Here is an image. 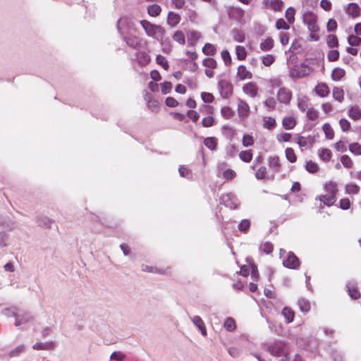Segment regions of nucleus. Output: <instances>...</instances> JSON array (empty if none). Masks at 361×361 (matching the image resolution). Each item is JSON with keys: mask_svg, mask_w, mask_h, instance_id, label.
Masks as SVG:
<instances>
[{"mask_svg": "<svg viewBox=\"0 0 361 361\" xmlns=\"http://www.w3.org/2000/svg\"><path fill=\"white\" fill-rule=\"evenodd\" d=\"M293 97L292 91L286 87H280L276 94L277 100L282 104L288 105L290 104Z\"/></svg>", "mask_w": 361, "mask_h": 361, "instance_id": "obj_8", "label": "nucleus"}, {"mask_svg": "<svg viewBox=\"0 0 361 361\" xmlns=\"http://www.w3.org/2000/svg\"><path fill=\"white\" fill-rule=\"evenodd\" d=\"M227 13L230 18L242 23L245 17V11L240 7L229 6L227 8Z\"/></svg>", "mask_w": 361, "mask_h": 361, "instance_id": "obj_10", "label": "nucleus"}, {"mask_svg": "<svg viewBox=\"0 0 361 361\" xmlns=\"http://www.w3.org/2000/svg\"><path fill=\"white\" fill-rule=\"evenodd\" d=\"M264 104L265 106L268 108L269 110H274L276 109V100L275 99V98L269 97L265 99Z\"/></svg>", "mask_w": 361, "mask_h": 361, "instance_id": "obj_64", "label": "nucleus"}, {"mask_svg": "<svg viewBox=\"0 0 361 361\" xmlns=\"http://www.w3.org/2000/svg\"><path fill=\"white\" fill-rule=\"evenodd\" d=\"M34 350H54L55 348V345L53 342H49V343H36L32 346Z\"/></svg>", "mask_w": 361, "mask_h": 361, "instance_id": "obj_33", "label": "nucleus"}, {"mask_svg": "<svg viewBox=\"0 0 361 361\" xmlns=\"http://www.w3.org/2000/svg\"><path fill=\"white\" fill-rule=\"evenodd\" d=\"M349 151L354 155H361V145L358 142H353L349 145Z\"/></svg>", "mask_w": 361, "mask_h": 361, "instance_id": "obj_56", "label": "nucleus"}, {"mask_svg": "<svg viewBox=\"0 0 361 361\" xmlns=\"http://www.w3.org/2000/svg\"><path fill=\"white\" fill-rule=\"evenodd\" d=\"M202 37V35L200 32L196 30H190L188 33V42L190 45L194 46Z\"/></svg>", "mask_w": 361, "mask_h": 361, "instance_id": "obj_26", "label": "nucleus"}, {"mask_svg": "<svg viewBox=\"0 0 361 361\" xmlns=\"http://www.w3.org/2000/svg\"><path fill=\"white\" fill-rule=\"evenodd\" d=\"M298 71L299 72L297 75L298 77L305 78L313 72V68L308 64L302 63L300 64Z\"/></svg>", "mask_w": 361, "mask_h": 361, "instance_id": "obj_29", "label": "nucleus"}, {"mask_svg": "<svg viewBox=\"0 0 361 361\" xmlns=\"http://www.w3.org/2000/svg\"><path fill=\"white\" fill-rule=\"evenodd\" d=\"M275 60L276 58L273 54H267L262 57V63L267 67L271 66L274 63Z\"/></svg>", "mask_w": 361, "mask_h": 361, "instance_id": "obj_55", "label": "nucleus"}, {"mask_svg": "<svg viewBox=\"0 0 361 361\" xmlns=\"http://www.w3.org/2000/svg\"><path fill=\"white\" fill-rule=\"evenodd\" d=\"M340 53L336 49H331L329 51L327 54V59L329 61L334 62L337 61L339 59Z\"/></svg>", "mask_w": 361, "mask_h": 361, "instance_id": "obj_59", "label": "nucleus"}, {"mask_svg": "<svg viewBox=\"0 0 361 361\" xmlns=\"http://www.w3.org/2000/svg\"><path fill=\"white\" fill-rule=\"evenodd\" d=\"M235 51L236 58L238 60H239V61L245 60V59L247 56V52L243 46L237 45L235 48Z\"/></svg>", "mask_w": 361, "mask_h": 361, "instance_id": "obj_36", "label": "nucleus"}, {"mask_svg": "<svg viewBox=\"0 0 361 361\" xmlns=\"http://www.w3.org/2000/svg\"><path fill=\"white\" fill-rule=\"evenodd\" d=\"M345 13L353 18L359 17L361 14V8L356 3H349L345 8Z\"/></svg>", "mask_w": 361, "mask_h": 361, "instance_id": "obj_17", "label": "nucleus"}, {"mask_svg": "<svg viewBox=\"0 0 361 361\" xmlns=\"http://www.w3.org/2000/svg\"><path fill=\"white\" fill-rule=\"evenodd\" d=\"M253 157V151L252 149H247L241 151L239 153V158L241 161L245 163H250Z\"/></svg>", "mask_w": 361, "mask_h": 361, "instance_id": "obj_35", "label": "nucleus"}, {"mask_svg": "<svg viewBox=\"0 0 361 361\" xmlns=\"http://www.w3.org/2000/svg\"><path fill=\"white\" fill-rule=\"evenodd\" d=\"M360 190V188L356 183H349L345 186V192L348 195H357Z\"/></svg>", "mask_w": 361, "mask_h": 361, "instance_id": "obj_42", "label": "nucleus"}, {"mask_svg": "<svg viewBox=\"0 0 361 361\" xmlns=\"http://www.w3.org/2000/svg\"><path fill=\"white\" fill-rule=\"evenodd\" d=\"M180 20L181 16L178 13L173 11L169 12L166 22L169 26L172 27H176L180 23Z\"/></svg>", "mask_w": 361, "mask_h": 361, "instance_id": "obj_20", "label": "nucleus"}, {"mask_svg": "<svg viewBox=\"0 0 361 361\" xmlns=\"http://www.w3.org/2000/svg\"><path fill=\"white\" fill-rule=\"evenodd\" d=\"M274 47V40L271 37H267L263 39L260 44L259 48L262 51H269Z\"/></svg>", "mask_w": 361, "mask_h": 361, "instance_id": "obj_23", "label": "nucleus"}, {"mask_svg": "<svg viewBox=\"0 0 361 361\" xmlns=\"http://www.w3.org/2000/svg\"><path fill=\"white\" fill-rule=\"evenodd\" d=\"M317 154L319 159L324 162H329L332 157V152L328 148H321L318 149Z\"/></svg>", "mask_w": 361, "mask_h": 361, "instance_id": "obj_28", "label": "nucleus"}, {"mask_svg": "<svg viewBox=\"0 0 361 361\" xmlns=\"http://www.w3.org/2000/svg\"><path fill=\"white\" fill-rule=\"evenodd\" d=\"M324 195H318L316 200L320 202L319 208L323 209L324 206L331 207L336 201V196L338 192V185L332 180L326 181L324 184Z\"/></svg>", "mask_w": 361, "mask_h": 361, "instance_id": "obj_1", "label": "nucleus"}, {"mask_svg": "<svg viewBox=\"0 0 361 361\" xmlns=\"http://www.w3.org/2000/svg\"><path fill=\"white\" fill-rule=\"evenodd\" d=\"M322 130L327 140H332L334 137L335 133L331 125L328 123L322 126Z\"/></svg>", "mask_w": 361, "mask_h": 361, "instance_id": "obj_40", "label": "nucleus"}, {"mask_svg": "<svg viewBox=\"0 0 361 361\" xmlns=\"http://www.w3.org/2000/svg\"><path fill=\"white\" fill-rule=\"evenodd\" d=\"M202 66L204 67V73L209 78H212L215 75V70L218 67V63L213 58H205L202 61Z\"/></svg>", "mask_w": 361, "mask_h": 361, "instance_id": "obj_7", "label": "nucleus"}, {"mask_svg": "<svg viewBox=\"0 0 361 361\" xmlns=\"http://www.w3.org/2000/svg\"><path fill=\"white\" fill-rule=\"evenodd\" d=\"M145 99L147 101V108L151 111L157 113L159 111V102L151 94L147 92L145 95Z\"/></svg>", "mask_w": 361, "mask_h": 361, "instance_id": "obj_16", "label": "nucleus"}, {"mask_svg": "<svg viewBox=\"0 0 361 361\" xmlns=\"http://www.w3.org/2000/svg\"><path fill=\"white\" fill-rule=\"evenodd\" d=\"M298 109L302 112H306L309 109L308 99L307 98L299 99L297 104Z\"/></svg>", "mask_w": 361, "mask_h": 361, "instance_id": "obj_53", "label": "nucleus"}, {"mask_svg": "<svg viewBox=\"0 0 361 361\" xmlns=\"http://www.w3.org/2000/svg\"><path fill=\"white\" fill-rule=\"evenodd\" d=\"M237 111L240 118H247L250 113V106L245 100L238 99Z\"/></svg>", "mask_w": 361, "mask_h": 361, "instance_id": "obj_12", "label": "nucleus"}, {"mask_svg": "<svg viewBox=\"0 0 361 361\" xmlns=\"http://www.w3.org/2000/svg\"><path fill=\"white\" fill-rule=\"evenodd\" d=\"M340 161L342 164V165L348 169H353L354 166V163L352 159L347 154H343L341 157Z\"/></svg>", "mask_w": 361, "mask_h": 361, "instance_id": "obj_44", "label": "nucleus"}, {"mask_svg": "<svg viewBox=\"0 0 361 361\" xmlns=\"http://www.w3.org/2000/svg\"><path fill=\"white\" fill-rule=\"evenodd\" d=\"M221 56L226 66H230L231 64L232 58L228 50H223L221 52Z\"/></svg>", "mask_w": 361, "mask_h": 361, "instance_id": "obj_61", "label": "nucleus"}, {"mask_svg": "<svg viewBox=\"0 0 361 361\" xmlns=\"http://www.w3.org/2000/svg\"><path fill=\"white\" fill-rule=\"evenodd\" d=\"M124 40L129 47L133 49H137L141 46L140 39L137 36L126 37Z\"/></svg>", "mask_w": 361, "mask_h": 361, "instance_id": "obj_25", "label": "nucleus"}, {"mask_svg": "<svg viewBox=\"0 0 361 361\" xmlns=\"http://www.w3.org/2000/svg\"><path fill=\"white\" fill-rule=\"evenodd\" d=\"M298 305L300 310L303 312H309L311 308L310 302L305 298L299 299L298 301Z\"/></svg>", "mask_w": 361, "mask_h": 361, "instance_id": "obj_48", "label": "nucleus"}, {"mask_svg": "<svg viewBox=\"0 0 361 361\" xmlns=\"http://www.w3.org/2000/svg\"><path fill=\"white\" fill-rule=\"evenodd\" d=\"M172 38L175 42L180 45H184L185 44V34L182 30H178L175 31Z\"/></svg>", "mask_w": 361, "mask_h": 361, "instance_id": "obj_39", "label": "nucleus"}, {"mask_svg": "<svg viewBox=\"0 0 361 361\" xmlns=\"http://www.w3.org/2000/svg\"><path fill=\"white\" fill-rule=\"evenodd\" d=\"M216 51L217 50L215 45L211 43H206L202 47V52L207 56H214Z\"/></svg>", "mask_w": 361, "mask_h": 361, "instance_id": "obj_41", "label": "nucleus"}, {"mask_svg": "<svg viewBox=\"0 0 361 361\" xmlns=\"http://www.w3.org/2000/svg\"><path fill=\"white\" fill-rule=\"evenodd\" d=\"M267 174V169L265 166H261L255 173V178L257 180H264L265 179Z\"/></svg>", "mask_w": 361, "mask_h": 361, "instance_id": "obj_57", "label": "nucleus"}, {"mask_svg": "<svg viewBox=\"0 0 361 361\" xmlns=\"http://www.w3.org/2000/svg\"><path fill=\"white\" fill-rule=\"evenodd\" d=\"M314 92L319 97H327L330 94V88L324 82H318L313 90Z\"/></svg>", "mask_w": 361, "mask_h": 361, "instance_id": "obj_13", "label": "nucleus"}, {"mask_svg": "<svg viewBox=\"0 0 361 361\" xmlns=\"http://www.w3.org/2000/svg\"><path fill=\"white\" fill-rule=\"evenodd\" d=\"M263 127L269 130H272L276 126V119L271 116L263 117Z\"/></svg>", "mask_w": 361, "mask_h": 361, "instance_id": "obj_30", "label": "nucleus"}, {"mask_svg": "<svg viewBox=\"0 0 361 361\" xmlns=\"http://www.w3.org/2000/svg\"><path fill=\"white\" fill-rule=\"evenodd\" d=\"M348 116L353 121L361 119V109L358 105L350 106L348 109Z\"/></svg>", "mask_w": 361, "mask_h": 361, "instance_id": "obj_19", "label": "nucleus"}, {"mask_svg": "<svg viewBox=\"0 0 361 361\" xmlns=\"http://www.w3.org/2000/svg\"><path fill=\"white\" fill-rule=\"evenodd\" d=\"M283 264L288 269H295L300 267V261L293 252H289L283 259Z\"/></svg>", "mask_w": 361, "mask_h": 361, "instance_id": "obj_9", "label": "nucleus"}, {"mask_svg": "<svg viewBox=\"0 0 361 361\" xmlns=\"http://www.w3.org/2000/svg\"><path fill=\"white\" fill-rule=\"evenodd\" d=\"M296 10L294 7L290 6L285 11V18L288 23L293 25L295 21Z\"/></svg>", "mask_w": 361, "mask_h": 361, "instance_id": "obj_31", "label": "nucleus"}, {"mask_svg": "<svg viewBox=\"0 0 361 361\" xmlns=\"http://www.w3.org/2000/svg\"><path fill=\"white\" fill-rule=\"evenodd\" d=\"M285 3L283 0H262L263 9L271 11L274 13H280L283 11Z\"/></svg>", "mask_w": 361, "mask_h": 361, "instance_id": "obj_5", "label": "nucleus"}, {"mask_svg": "<svg viewBox=\"0 0 361 361\" xmlns=\"http://www.w3.org/2000/svg\"><path fill=\"white\" fill-rule=\"evenodd\" d=\"M305 113L306 117L309 121L315 122L319 118V112L313 106H310Z\"/></svg>", "mask_w": 361, "mask_h": 361, "instance_id": "obj_34", "label": "nucleus"}, {"mask_svg": "<svg viewBox=\"0 0 361 361\" xmlns=\"http://www.w3.org/2000/svg\"><path fill=\"white\" fill-rule=\"evenodd\" d=\"M261 250L265 254H271L274 250L273 245L269 242H265L260 245Z\"/></svg>", "mask_w": 361, "mask_h": 361, "instance_id": "obj_63", "label": "nucleus"}, {"mask_svg": "<svg viewBox=\"0 0 361 361\" xmlns=\"http://www.w3.org/2000/svg\"><path fill=\"white\" fill-rule=\"evenodd\" d=\"M286 158L290 163H295L297 161V155L292 147H287L285 149Z\"/></svg>", "mask_w": 361, "mask_h": 361, "instance_id": "obj_47", "label": "nucleus"}, {"mask_svg": "<svg viewBox=\"0 0 361 361\" xmlns=\"http://www.w3.org/2000/svg\"><path fill=\"white\" fill-rule=\"evenodd\" d=\"M161 11V7L158 4H152L147 7V13L152 17L159 16Z\"/></svg>", "mask_w": 361, "mask_h": 361, "instance_id": "obj_37", "label": "nucleus"}, {"mask_svg": "<svg viewBox=\"0 0 361 361\" xmlns=\"http://www.w3.org/2000/svg\"><path fill=\"white\" fill-rule=\"evenodd\" d=\"M204 145L210 150L214 151L217 148L218 139L215 137H208L204 140Z\"/></svg>", "mask_w": 361, "mask_h": 361, "instance_id": "obj_32", "label": "nucleus"}, {"mask_svg": "<svg viewBox=\"0 0 361 361\" xmlns=\"http://www.w3.org/2000/svg\"><path fill=\"white\" fill-rule=\"evenodd\" d=\"M137 59L138 63L141 65H147L151 61L150 56L145 51L137 53Z\"/></svg>", "mask_w": 361, "mask_h": 361, "instance_id": "obj_43", "label": "nucleus"}, {"mask_svg": "<svg viewBox=\"0 0 361 361\" xmlns=\"http://www.w3.org/2000/svg\"><path fill=\"white\" fill-rule=\"evenodd\" d=\"M219 87L220 89L221 94L225 97L228 98L233 92V86L232 83L226 80H221L219 82Z\"/></svg>", "mask_w": 361, "mask_h": 361, "instance_id": "obj_11", "label": "nucleus"}, {"mask_svg": "<svg viewBox=\"0 0 361 361\" xmlns=\"http://www.w3.org/2000/svg\"><path fill=\"white\" fill-rule=\"evenodd\" d=\"M253 77L252 72L245 66L240 65L237 68L236 78L240 80H250Z\"/></svg>", "mask_w": 361, "mask_h": 361, "instance_id": "obj_15", "label": "nucleus"}, {"mask_svg": "<svg viewBox=\"0 0 361 361\" xmlns=\"http://www.w3.org/2000/svg\"><path fill=\"white\" fill-rule=\"evenodd\" d=\"M332 96L336 101L338 102L339 103H342L345 99V93L343 89L339 87H334L332 90Z\"/></svg>", "mask_w": 361, "mask_h": 361, "instance_id": "obj_27", "label": "nucleus"}, {"mask_svg": "<svg viewBox=\"0 0 361 361\" xmlns=\"http://www.w3.org/2000/svg\"><path fill=\"white\" fill-rule=\"evenodd\" d=\"M282 314L287 323H290L293 321L295 313L292 309L287 307H284L282 310Z\"/></svg>", "mask_w": 361, "mask_h": 361, "instance_id": "obj_45", "label": "nucleus"}, {"mask_svg": "<svg viewBox=\"0 0 361 361\" xmlns=\"http://www.w3.org/2000/svg\"><path fill=\"white\" fill-rule=\"evenodd\" d=\"M140 25L145 31V33L147 36L154 38L157 40L163 39L166 31L162 26L152 24L147 20H141Z\"/></svg>", "mask_w": 361, "mask_h": 361, "instance_id": "obj_2", "label": "nucleus"}, {"mask_svg": "<svg viewBox=\"0 0 361 361\" xmlns=\"http://www.w3.org/2000/svg\"><path fill=\"white\" fill-rule=\"evenodd\" d=\"M192 321H193V323L195 324V325L200 330L203 336H206L207 330L205 328L204 322L201 319V317L199 316H195L193 317Z\"/></svg>", "mask_w": 361, "mask_h": 361, "instance_id": "obj_38", "label": "nucleus"}, {"mask_svg": "<svg viewBox=\"0 0 361 361\" xmlns=\"http://www.w3.org/2000/svg\"><path fill=\"white\" fill-rule=\"evenodd\" d=\"M303 22L307 26L310 32H319L318 16L312 11H308L303 15Z\"/></svg>", "mask_w": 361, "mask_h": 361, "instance_id": "obj_3", "label": "nucleus"}, {"mask_svg": "<svg viewBox=\"0 0 361 361\" xmlns=\"http://www.w3.org/2000/svg\"><path fill=\"white\" fill-rule=\"evenodd\" d=\"M233 38L235 42H243L245 40V35L242 30L235 29L233 30Z\"/></svg>", "mask_w": 361, "mask_h": 361, "instance_id": "obj_52", "label": "nucleus"}, {"mask_svg": "<svg viewBox=\"0 0 361 361\" xmlns=\"http://www.w3.org/2000/svg\"><path fill=\"white\" fill-rule=\"evenodd\" d=\"M268 164L269 168L274 172L279 173L281 171L282 164L281 159L278 156H271L268 158Z\"/></svg>", "mask_w": 361, "mask_h": 361, "instance_id": "obj_18", "label": "nucleus"}, {"mask_svg": "<svg viewBox=\"0 0 361 361\" xmlns=\"http://www.w3.org/2000/svg\"><path fill=\"white\" fill-rule=\"evenodd\" d=\"M346 288L348 293L352 299L357 300L360 297V290L355 283L350 282L346 285Z\"/></svg>", "mask_w": 361, "mask_h": 361, "instance_id": "obj_24", "label": "nucleus"}, {"mask_svg": "<svg viewBox=\"0 0 361 361\" xmlns=\"http://www.w3.org/2000/svg\"><path fill=\"white\" fill-rule=\"evenodd\" d=\"M242 90L245 94L252 98L256 97L259 94V87L254 82H248L244 84Z\"/></svg>", "mask_w": 361, "mask_h": 361, "instance_id": "obj_14", "label": "nucleus"}, {"mask_svg": "<svg viewBox=\"0 0 361 361\" xmlns=\"http://www.w3.org/2000/svg\"><path fill=\"white\" fill-rule=\"evenodd\" d=\"M268 350L271 355L276 357L288 355L289 354L288 346L282 342H276L274 343L269 347Z\"/></svg>", "mask_w": 361, "mask_h": 361, "instance_id": "obj_6", "label": "nucleus"}, {"mask_svg": "<svg viewBox=\"0 0 361 361\" xmlns=\"http://www.w3.org/2000/svg\"><path fill=\"white\" fill-rule=\"evenodd\" d=\"M282 126L284 129L290 130L297 125V119L293 116H287L282 119Z\"/></svg>", "mask_w": 361, "mask_h": 361, "instance_id": "obj_21", "label": "nucleus"}, {"mask_svg": "<svg viewBox=\"0 0 361 361\" xmlns=\"http://www.w3.org/2000/svg\"><path fill=\"white\" fill-rule=\"evenodd\" d=\"M221 114L226 119H230L234 116V111L228 106H223L221 109Z\"/></svg>", "mask_w": 361, "mask_h": 361, "instance_id": "obj_51", "label": "nucleus"}, {"mask_svg": "<svg viewBox=\"0 0 361 361\" xmlns=\"http://www.w3.org/2000/svg\"><path fill=\"white\" fill-rule=\"evenodd\" d=\"M346 75L345 71L341 67L334 68L331 73V78L333 81L338 82L345 78Z\"/></svg>", "mask_w": 361, "mask_h": 361, "instance_id": "obj_22", "label": "nucleus"}, {"mask_svg": "<svg viewBox=\"0 0 361 361\" xmlns=\"http://www.w3.org/2000/svg\"><path fill=\"white\" fill-rule=\"evenodd\" d=\"M200 111L202 113L209 114V116L204 117L202 118L201 124L203 127L210 128L215 125V119L212 116H211L214 113V108L212 106L203 105L200 107Z\"/></svg>", "mask_w": 361, "mask_h": 361, "instance_id": "obj_4", "label": "nucleus"}, {"mask_svg": "<svg viewBox=\"0 0 361 361\" xmlns=\"http://www.w3.org/2000/svg\"><path fill=\"white\" fill-rule=\"evenodd\" d=\"M348 42L351 46H360L361 44V38L355 35H350L348 37Z\"/></svg>", "mask_w": 361, "mask_h": 361, "instance_id": "obj_62", "label": "nucleus"}, {"mask_svg": "<svg viewBox=\"0 0 361 361\" xmlns=\"http://www.w3.org/2000/svg\"><path fill=\"white\" fill-rule=\"evenodd\" d=\"M224 326L228 331H233L236 329V324L232 317H227L224 322Z\"/></svg>", "mask_w": 361, "mask_h": 361, "instance_id": "obj_50", "label": "nucleus"}, {"mask_svg": "<svg viewBox=\"0 0 361 361\" xmlns=\"http://www.w3.org/2000/svg\"><path fill=\"white\" fill-rule=\"evenodd\" d=\"M326 44L330 48H337L339 46L338 39L336 35H329L326 38Z\"/></svg>", "mask_w": 361, "mask_h": 361, "instance_id": "obj_49", "label": "nucleus"}, {"mask_svg": "<svg viewBox=\"0 0 361 361\" xmlns=\"http://www.w3.org/2000/svg\"><path fill=\"white\" fill-rule=\"evenodd\" d=\"M255 143V140L252 135L250 134H245L242 138V144L243 147H247L252 146Z\"/></svg>", "mask_w": 361, "mask_h": 361, "instance_id": "obj_54", "label": "nucleus"}, {"mask_svg": "<svg viewBox=\"0 0 361 361\" xmlns=\"http://www.w3.org/2000/svg\"><path fill=\"white\" fill-rule=\"evenodd\" d=\"M290 25H291L290 23H288L287 20L285 19L281 18L276 20L275 23V27L277 30H288L290 29Z\"/></svg>", "mask_w": 361, "mask_h": 361, "instance_id": "obj_46", "label": "nucleus"}, {"mask_svg": "<svg viewBox=\"0 0 361 361\" xmlns=\"http://www.w3.org/2000/svg\"><path fill=\"white\" fill-rule=\"evenodd\" d=\"M305 168L308 172L312 173H317L319 169L318 164L311 160L307 162Z\"/></svg>", "mask_w": 361, "mask_h": 361, "instance_id": "obj_58", "label": "nucleus"}, {"mask_svg": "<svg viewBox=\"0 0 361 361\" xmlns=\"http://www.w3.org/2000/svg\"><path fill=\"white\" fill-rule=\"evenodd\" d=\"M292 138V135L289 133H281L276 135V140L279 142H290Z\"/></svg>", "mask_w": 361, "mask_h": 361, "instance_id": "obj_60", "label": "nucleus"}]
</instances>
